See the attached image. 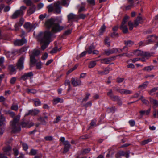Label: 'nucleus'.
Masks as SVG:
<instances>
[{
	"label": "nucleus",
	"instance_id": "b1692460",
	"mask_svg": "<svg viewBox=\"0 0 158 158\" xmlns=\"http://www.w3.org/2000/svg\"><path fill=\"white\" fill-rule=\"evenodd\" d=\"M151 109L150 108L148 109L147 110H141L139 111V113L140 114V115L142 116V117L144 115H148L150 112Z\"/></svg>",
	"mask_w": 158,
	"mask_h": 158
},
{
	"label": "nucleus",
	"instance_id": "393cba45",
	"mask_svg": "<svg viewBox=\"0 0 158 158\" xmlns=\"http://www.w3.org/2000/svg\"><path fill=\"white\" fill-rule=\"evenodd\" d=\"M63 102V100L62 99L60 98H56L53 99V103L56 105L59 102L62 103Z\"/></svg>",
	"mask_w": 158,
	"mask_h": 158
},
{
	"label": "nucleus",
	"instance_id": "a18cd8bd",
	"mask_svg": "<svg viewBox=\"0 0 158 158\" xmlns=\"http://www.w3.org/2000/svg\"><path fill=\"white\" fill-rule=\"evenodd\" d=\"M60 49H58L57 47H54L53 49L51 51L50 53H56L57 52L60 51Z\"/></svg>",
	"mask_w": 158,
	"mask_h": 158
},
{
	"label": "nucleus",
	"instance_id": "6e6d98bb",
	"mask_svg": "<svg viewBox=\"0 0 158 158\" xmlns=\"http://www.w3.org/2000/svg\"><path fill=\"white\" fill-rule=\"evenodd\" d=\"M37 150L33 149H31L30 152V154L31 155H34L37 153Z\"/></svg>",
	"mask_w": 158,
	"mask_h": 158
},
{
	"label": "nucleus",
	"instance_id": "6e6552de",
	"mask_svg": "<svg viewBox=\"0 0 158 158\" xmlns=\"http://www.w3.org/2000/svg\"><path fill=\"white\" fill-rule=\"evenodd\" d=\"M130 153V152L129 151H120L116 154V157L117 158H121V156H124L126 158H128Z\"/></svg>",
	"mask_w": 158,
	"mask_h": 158
},
{
	"label": "nucleus",
	"instance_id": "412c9836",
	"mask_svg": "<svg viewBox=\"0 0 158 158\" xmlns=\"http://www.w3.org/2000/svg\"><path fill=\"white\" fill-rule=\"evenodd\" d=\"M120 29L122 30L123 33H127L128 32V28L126 24H121Z\"/></svg>",
	"mask_w": 158,
	"mask_h": 158
},
{
	"label": "nucleus",
	"instance_id": "4be33fe9",
	"mask_svg": "<svg viewBox=\"0 0 158 158\" xmlns=\"http://www.w3.org/2000/svg\"><path fill=\"white\" fill-rule=\"evenodd\" d=\"M64 148L63 153H65L67 152L70 148V145L69 142H65L64 143Z\"/></svg>",
	"mask_w": 158,
	"mask_h": 158
},
{
	"label": "nucleus",
	"instance_id": "3c124183",
	"mask_svg": "<svg viewBox=\"0 0 158 158\" xmlns=\"http://www.w3.org/2000/svg\"><path fill=\"white\" fill-rule=\"evenodd\" d=\"M109 40V38L107 37H106L105 40V42L106 44L108 46L110 45V43Z\"/></svg>",
	"mask_w": 158,
	"mask_h": 158
},
{
	"label": "nucleus",
	"instance_id": "dca6fc26",
	"mask_svg": "<svg viewBox=\"0 0 158 158\" xmlns=\"http://www.w3.org/2000/svg\"><path fill=\"white\" fill-rule=\"evenodd\" d=\"M71 82L72 84L74 86H77L80 85L81 84V82L80 80L78 79L77 78L75 79L74 78H72L71 79Z\"/></svg>",
	"mask_w": 158,
	"mask_h": 158
},
{
	"label": "nucleus",
	"instance_id": "c85d7f7f",
	"mask_svg": "<svg viewBox=\"0 0 158 158\" xmlns=\"http://www.w3.org/2000/svg\"><path fill=\"white\" fill-rule=\"evenodd\" d=\"M114 151L112 149H109L108 153L106 155L107 158H111L114 154Z\"/></svg>",
	"mask_w": 158,
	"mask_h": 158
},
{
	"label": "nucleus",
	"instance_id": "5701e85b",
	"mask_svg": "<svg viewBox=\"0 0 158 158\" xmlns=\"http://www.w3.org/2000/svg\"><path fill=\"white\" fill-rule=\"evenodd\" d=\"M35 6L33 4H32L30 6L29 10H28L27 11V14H28L29 15H30L34 13L35 11Z\"/></svg>",
	"mask_w": 158,
	"mask_h": 158
},
{
	"label": "nucleus",
	"instance_id": "49530a36",
	"mask_svg": "<svg viewBox=\"0 0 158 158\" xmlns=\"http://www.w3.org/2000/svg\"><path fill=\"white\" fill-rule=\"evenodd\" d=\"M153 113V116L155 118H158V109L157 111L156 109H154Z\"/></svg>",
	"mask_w": 158,
	"mask_h": 158
},
{
	"label": "nucleus",
	"instance_id": "37998d69",
	"mask_svg": "<svg viewBox=\"0 0 158 158\" xmlns=\"http://www.w3.org/2000/svg\"><path fill=\"white\" fill-rule=\"evenodd\" d=\"M18 109V106L17 104H13L11 107V109L16 111Z\"/></svg>",
	"mask_w": 158,
	"mask_h": 158
},
{
	"label": "nucleus",
	"instance_id": "c03bdc74",
	"mask_svg": "<svg viewBox=\"0 0 158 158\" xmlns=\"http://www.w3.org/2000/svg\"><path fill=\"white\" fill-rule=\"evenodd\" d=\"M106 27L104 25L99 30L100 35H102L103 33L105 31Z\"/></svg>",
	"mask_w": 158,
	"mask_h": 158
},
{
	"label": "nucleus",
	"instance_id": "a19ab883",
	"mask_svg": "<svg viewBox=\"0 0 158 158\" xmlns=\"http://www.w3.org/2000/svg\"><path fill=\"white\" fill-rule=\"evenodd\" d=\"M96 64L95 61H92L90 62L89 64V67L90 68H92L94 67Z\"/></svg>",
	"mask_w": 158,
	"mask_h": 158
},
{
	"label": "nucleus",
	"instance_id": "e433bc0d",
	"mask_svg": "<svg viewBox=\"0 0 158 158\" xmlns=\"http://www.w3.org/2000/svg\"><path fill=\"white\" fill-rule=\"evenodd\" d=\"M30 61L32 64H34L36 62V60L35 58V56H33V55H30Z\"/></svg>",
	"mask_w": 158,
	"mask_h": 158
},
{
	"label": "nucleus",
	"instance_id": "9d476101",
	"mask_svg": "<svg viewBox=\"0 0 158 158\" xmlns=\"http://www.w3.org/2000/svg\"><path fill=\"white\" fill-rule=\"evenodd\" d=\"M141 15V14H139V16H138L136 19L134 20L135 27H137L139 23H143V19Z\"/></svg>",
	"mask_w": 158,
	"mask_h": 158
},
{
	"label": "nucleus",
	"instance_id": "4c0bfd02",
	"mask_svg": "<svg viewBox=\"0 0 158 158\" xmlns=\"http://www.w3.org/2000/svg\"><path fill=\"white\" fill-rule=\"evenodd\" d=\"M8 68L9 70L12 74L14 73L15 71V69L13 65H9Z\"/></svg>",
	"mask_w": 158,
	"mask_h": 158
},
{
	"label": "nucleus",
	"instance_id": "680f3d73",
	"mask_svg": "<svg viewBox=\"0 0 158 158\" xmlns=\"http://www.w3.org/2000/svg\"><path fill=\"white\" fill-rule=\"evenodd\" d=\"M41 64L40 62H38L36 64V68L37 69H40L41 68Z\"/></svg>",
	"mask_w": 158,
	"mask_h": 158
},
{
	"label": "nucleus",
	"instance_id": "cd10ccee",
	"mask_svg": "<svg viewBox=\"0 0 158 158\" xmlns=\"http://www.w3.org/2000/svg\"><path fill=\"white\" fill-rule=\"evenodd\" d=\"M6 123L5 118L2 115L0 116V126L4 125Z\"/></svg>",
	"mask_w": 158,
	"mask_h": 158
},
{
	"label": "nucleus",
	"instance_id": "f8f14e48",
	"mask_svg": "<svg viewBox=\"0 0 158 158\" xmlns=\"http://www.w3.org/2000/svg\"><path fill=\"white\" fill-rule=\"evenodd\" d=\"M23 13L21 11L18 10H16L11 16L12 19H15L23 15Z\"/></svg>",
	"mask_w": 158,
	"mask_h": 158
},
{
	"label": "nucleus",
	"instance_id": "ea45409f",
	"mask_svg": "<svg viewBox=\"0 0 158 158\" xmlns=\"http://www.w3.org/2000/svg\"><path fill=\"white\" fill-rule=\"evenodd\" d=\"M95 49V47L93 45L90 46L87 52L89 54L92 53Z\"/></svg>",
	"mask_w": 158,
	"mask_h": 158
},
{
	"label": "nucleus",
	"instance_id": "0e129e2a",
	"mask_svg": "<svg viewBox=\"0 0 158 158\" xmlns=\"http://www.w3.org/2000/svg\"><path fill=\"white\" fill-rule=\"evenodd\" d=\"M124 80V78H123L118 77L117 79V82L118 83H120L122 82Z\"/></svg>",
	"mask_w": 158,
	"mask_h": 158
},
{
	"label": "nucleus",
	"instance_id": "58836bf2",
	"mask_svg": "<svg viewBox=\"0 0 158 158\" xmlns=\"http://www.w3.org/2000/svg\"><path fill=\"white\" fill-rule=\"evenodd\" d=\"M128 25L129 27V29L130 30H131L133 29V27L134 26V23L133 24V23L131 21H129L128 23Z\"/></svg>",
	"mask_w": 158,
	"mask_h": 158
},
{
	"label": "nucleus",
	"instance_id": "7ed1b4c3",
	"mask_svg": "<svg viewBox=\"0 0 158 158\" xmlns=\"http://www.w3.org/2000/svg\"><path fill=\"white\" fill-rule=\"evenodd\" d=\"M45 24L47 27L52 28V31L54 33L59 32L64 28L63 26H60L56 23V20L52 18L47 20Z\"/></svg>",
	"mask_w": 158,
	"mask_h": 158
},
{
	"label": "nucleus",
	"instance_id": "20e7f679",
	"mask_svg": "<svg viewBox=\"0 0 158 158\" xmlns=\"http://www.w3.org/2000/svg\"><path fill=\"white\" fill-rule=\"evenodd\" d=\"M20 115H18L14 118L13 120L10 122L12 127V131L13 133H17L21 130L19 121L20 119Z\"/></svg>",
	"mask_w": 158,
	"mask_h": 158
},
{
	"label": "nucleus",
	"instance_id": "13d9d810",
	"mask_svg": "<svg viewBox=\"0 0 158 158\" xmlns=\"http://www.w3.org/2000/svg\"><path fill=\"white\" fill-rule=\"evenodd\" d=\"M112 100L116 101H118L119 100V98L117 96H114L113 95L111 98H110Z\"/></svg>",
	"mask_w": 158,
	"mask_h": 158
},
{
	"label": "nucleus",
	"instance_id": "774afa93",
	"mask_svg": "<svg viewBox=\"0 0 158 158\" xmlns=\"http://www.w3.org/2000/svg\"><path fill=\"white\" fill-rule=\"evenodd\" d=\"M45 139L47 141H51L53 139V138L51 136H48L45 137Z\"/></svg>",
	"mask_w": 158,
	"mask_h": 158
},
{
	"label": "nucleus",
	"instance_id": "4d7b16f0",
	"mask_svg": "<svg viewBox=\"0 0 158 158\" xmlns=\"http://www.w3.org/2000/svg\"><path fill=\"white\" fill-rule=\"evenodd\" d=\"M107 94L110 98H111L114 95L112 90L111 89L109 90V91L107 93Z\"/></svg>",
	"mask_w": 158,
	"mask_h": 158
},
{
	"label": "nucleus",
	"instance_id": "09e8293b",
	"mask_svg": "<svg viewBox=\"0 0 158 158\" xmlns=\"http://www.w3.org/2000/svg\"><path fill=\"white\" fill-rule=\"evenodd\" d=\"M77 16L78 17L77 20L80 19H84L86 17V15L84 14H79Z\"/></svg>",
	"mask_w": 158,
	"mask_h": 158
},
{
	"label": "nucleus",
	"instance_id": "1a4fd4ad",
	"mask_svg": "<svg viewBox=\"0 0 158 158\" xmlns=\"http://www.w3.org/2000/svg\"><path fill=\"white\" fill-rule=\"evenodd\" d=\"M27 41L24 38L20 40H15L14 44L15 46H22L26 43Z\"/></svg>",
	"mask_w": 158,
	"mask_h": 158
},
{
	"label": "nucleus",
	"instance_id": "2eb2a0df",
	"mask_svg": "<svg viewBox=\"0 0 158 158\" xmlns=\"http://www.w3.org/2000/svg\"><path fill=\"white\" fill-rule=\"evenodd\" d=\"M39 112V111L38 110L34 109V110H30L28 112L26 113L25 116H28L29 115H35L37 114Z\"/></svg>",
	"mask_w": 158,
	"mask_h": 158
},
{
	"label": "nucleus",
	"instance_id": "c9c22d12",
	"mask_svg": "<svg viewBox=\"0 0 158 158\" xmlns=\"http://www.w3.org/2000/svg\"><path fill=\"white\" fill-rule=\"evenodd\" d=\"M5 113L6 114H9L10 116L12 118H14L15 115V114L14 112L10 110L6 111Z\"/></svg>",
	"mask_w": 158,
	"mask_h": 158
},
{
	"label": "nucleus",
	"instance_id": "f257e3e1",
	"mask_svg": "<svg viewBox=\"0 0 158 158\" xmlns=\"http://www.w3.org/2000/svg\"><path fill=\"white\" fill-rule=\"evenodd\" d=\"M51 35L50 32L46 31L44 33H40L37 36V41L40 44H43L41 46L42 50H44L46 48L51 42Z\"/></svg>",
	"mask_w": 158,
	"mask_h": 158
},
{
	"label": "nucleus",
	"instance_id": "5fc2aeb1",
	"mask_svg": "<svg viewBox=\"0 0 158 158\" xmlns=\"http://www.w3.org/2000/svg\"><path fill=\"white\" fill-rule=\"evenodd\" d=\"M46 16L47 14L46 13L44 14H41L39 16V18L40 19L43 20L46 17Z\"/></svg>",
	"mask_w": 158,
	"mask_h": 158
},
{
	"label": "nucleus",
	"instance_id": "e2e57ef3",
	"mask_svg": "<svg viewBox=\"0 0 158 158\" xmlns=\"http://www.w3.org/2000/svg\"><path fill=\"white\" fill-rule=\"evenodd\" d=\"M129 123L131 126L132 127L135 125V122L134 120H130L129 121Z\"/></svg>",
	"mask_w": 158,
	"mask_h": 158
},
{
	"label": "nucleus",
	"instance_id": "f03ea898",
	"mask_svg": "<svg viewBox=\"0 0 158 158\" xmlns=\"http://www.w3.org/2000/svg\"><path fill=\"white\" fill-rule=\"evenodd\" d=\"M70 0H62V2L59 1L55 2L53 4L48 6L47 8L48 12H53L54 13L60 14L61 12V7L60 5H63L67 7L69 4Z\"/></svg>",
	"mask_w": 158,
	"mask_h": 158
},
{
	"label": "nucleus",
	"instance_id": "ddd939ff",
	"mask_svg": "<svg viewBox=\"0 0 158 158\" xmlns=\"http://www.w3.org/2000/svg\"><path fill=\"white\" fill-rule=\"evenodd\" d=\"M111 70V69L110 67H107L103 71H98V74L102 76L108 74Z\"/></svg>",
	"mask_w": 158,
	"mask_h": 158
},
{
	"label": "nucleus",
	"instance_id": "603ef678",
	"mask_svg": "<svg viewBox=\"0 0 158 158\" xmlns=\"http://www.w3.org/2000/svg\"><path fill=\"white\" fill-rule=\"evenodd\" d=\"M65 85H69V89H68V91H69V90L71 89V87H70V82L69 80H66L65 81Z\"/></svg>",
	"mask_w": 158,
	"mask_h": 158
},
{
	"label": "nucleus",
	"instance_id": "4468645a",
	"mask_svg": "<svg viewBox=\"0 0 158 158\" xmlns=\"http://www.w3.org/2000/svg\"><path fill=\"white\" fill-rule=\"evenodd\" d=\"M68 21H72L77 20V16L73 13H69L67 16Z\"/></svg>",
	"mask_w": 158,
	"mask_h": 158
},
{
	"label": "nucleus",
	"instance_id": "338daca9",
	"mask_svg": "<svg viewBox=\"0 0 158 158\" xmlns=\"http://www.w3.org/2000/svg\"><path fill=\"white\" fill-rule=\"evenodd\" d=\"M44 4L42 3H40L37 5V8L38 10L41 9L43 7Z\"/></svg>",
	"mask_w": 158,
	"mask_h": 158
},
{
	"label": "nucleus",
	"instance_id": "9b49d317",
	"mask_svg": "<svg viewBox=\"0 0 158 158\" xmlns=\"http://www.w3.org/2000/svg\"><path fill=\"white\" fill-rule=\"evenodd\" d=\"M24 27L28 32L30 31L33 29H34L35 28L34 25L31 24L29 22L25 23L24 25Z\"/></svg>",
	"mask_w": 158,
	"mask_h": 158
},
{
	"label": "nucleus",
	"instance_id": "7c9ffc66",
	"mask_svg": "<svg viewBox=\"0 0 158 158\" xmlns=\"http://www.w3.org/2000/svg\"><path fill=\"white\" fill-rule=\"evenodd\" d=\"M40 53V52L39 50L35 49L32 51V53L31 55H33V56H36L39 55Z\"/></svg>",
	"mask_w": 158,
	"mask_h": 158
},
{
	"label": "nucleus",
	"instance_id": "052dcab7",
	"mask_svg": "<svg viewBox=\"0 0 158 158\" xmlns=\"http://www.w3.org/2000/svg\"><path fill=\"white\" fill-rule=\"evenodd\" d=\"M115 110L114 107H112L111 108H107V111L108 112H113Z\"/></svg>",
	"mask_w": 158,
	"mask_h": 158
},
{
	"label": "nucleus",
	"instance_id": "a211bd4d",
	"mask_svg": "<svg viewBox=\"0 0 158 158\" xmlns=\"http://www.w3.org/2000/svg\"><path fill=\"white\" fill-rule=\"evenodd\" d=\"M33 75V74L32 72H31L29 73H24L21 77V78L22 79L25 80L26 79H28L29 78H31L32 77Z\"/></svg>",
	"mask_w": 158,
	"mask_h": 158
},
{
	"label": "nucleus",
	"instance_id": "69168bd1",
	"mask_svg": "<svg viewBox=\"0 0 158 158\" xmlns=\"http://www.w3.org/2000/svg\"><path fill=\"white\" fill-rule=\"evenodd\" d=\"M90 94L89 93H87L86 95V96L82 100L83 101H87L89 97L90 96Z\"/></svg>",
	"mask_w": 158,
	"mask_h": 158
},
{
	"label": "nucleus",
	"instance_id": "f3484780",
	"mask_svg": "<svg viewBox=\"0 0 158 158\" xmlns=\"http://www.w3.org/2000/svg\"><path fill=\"white\" fill-rule=\"evenodd\" d=\"M24 22V20L23 18H21L18 22L15 25V30L17 31L19 29V27L21 26L23 24Z\"/></svg>",
	"mask_w": 158,
	"mask_h": 158
},
{
	"label": "nucleus",
	"instance_id": "8fccbe9b",
	"mask_svg": "<svg viewBox=\"0 0 158 158\" xmlns=\"http://www.w3.org/2000/svg\"><path fill=\"white\" fill-rule=\"evenodd\" d=\"M38 120L42 124H44L46 123V122L44 119V118L42 117H40L38 118Z\"/></svg>",
	"mask_w": 158,
	"mask_h": 158
},
{
	"label": "nucleus",
	"instance_id": "6ab92c4d",
	"mask_svg": "<svg viewBox=\"0 0 158 158\" xmlns=\"http://www.w3.org/2000/svg\"><path fill=\"white\" fill-rule=\"evenodd\" d=\"M125 44L126 45V46H125L123 47V48L122 51L123 52V50H124V51L126 52L127 51L128 48L127 47V46L128 47L131 46L134 44V42L131 40H128L127 41H125Z\"/></svg>",
	"mask_w": 158,
	"mask_h": 158
},
{
	"label": "nucleus",
	"instance_id": "39448f33",
	"mask_svg": "<svg viewBox=\"0 0 158 158\" xmlns=\"http://www.w3.org/2000/svg\"><path fill=\"white\" fill-rule=\"evenodd\" d=\"M134 55L141 56H145L146 59H148L151 56V55L148 52H144L143 51L140 50H137L134 52H131L130 53V54L127 55L126 56L127 57H130Z\"/></svg>",
	"mask_w": 158,
	"mask_h": 158
},
{
	"label": "nucleus",
	"instance_id": "79ce46f5",
	"mask_svg": "<svg viewBox=\"0 0 158 158\" xmlns=\"http://www.w3.org/2000/svg\"><path fill=\"white\" fill-rule=\"evenodd\" d=\"M139 99L143 103L146 105L148 104L149 103L148 101L145 99L143 96H141Z\"/></svg>",
	"mask_w": 158,
	"mask_h": 158
},
{
	"label": "nucleus",
	"instance_id": "de8ad7c7",
	"mask_svg": "<svg viewBox=\"0 0 158 158\" xmlns=\"http://www.w3.org/2000/svg\"><path fill=\"white\" fill-rule=\"evenodd\" d=\"M27 91L29 94L31 93L35 94L36 93V90L34 89H27Z\"/></svg>",
	"mask_w": 158,
	"mask_h": 158
},
{
	"label": "nucleus",
	"instance_id": "2f4dec72",
	"mask_svg": "<svg viewBox=\"0 0 158 158\" xmlns=\"http://www.w3.org/2000/svg\"><path fill=\"white\" fill-rule=\"evenodd\" d=\"M101 62L104 64H108L110 61V59L108 58H104L100 60Z\"/></svg>",
	"mask_w": 158,
	"mask_h": 158
},
{
	"label": "nucleus",
	"instance_id": "aec40b11",
	"mask_svg": "<svg viewBox=\"0 0 158 158\" xmlns=\"http://www.w3.org/2000/svg\"><path fill=\"white\" fill-rule=\"evenodd\" d=\"M150 101L151 103L153 105V108L154 109H156V108L158 107V101L152 98H150Z\"/></svg>",
	"mask_w": 158,
	"mask_h": 158
},
{
	"label": "nucleus",
	"instance_id": "bf43d9fd",
	"mask_svg": "<svg viewBox=\"0 0 158 158\" xmlns=\"http://www.w3.org/2000/svg\"><path fill=\"white\" fill-rule=\"evenodd\" d=\"M88 2L92 5H94L95 4L94 0H87Z\"/></svg>",
	"mask_w": 158,
	"mask_h": 158
},
{
	"label": "nucleus",
	"instance_id": "864d4df0",
	"mask_svg": "<svg viewBox=\"0 0 158 158\" xmlns=\"http://www.w3.org/2000/svg\"><path fill=\"white\" fill-rule=\"evenodd\" d=\"M24 2L27 5L31 6L32 4L31 1L30 0H24Z\"/></svg>",
	"mask_w": 158,
	"mask_h": 158
},
{
	"label": "nucleus",
	"instance_id": "f704fd0d",
	"mask_svg": "<svg viewBox=\"0 0 158 158\" xmlns=\"http://www.w3.org/2000/svg\"><path fill=\"white\" fill-rule=\"evenodd\" d=\"M34 102V104L36 106H38L41 105V102L38 99H35L33 100Z\"/></svg>",
	"mask_w": 158,
	"mask_h": 158
},
{
	"label": "nucleus",
	"instance_id": "0eeeda50",
	"mask_svg": "<svg viewBox=\"0 0 158 158\" xmlns=\"http://www.w3.org/2000/svg\"><path fill=\"white\" fill-rule=\"evenodd\" d=\"M25 57L24 56H21L19 60L18 63L17 64V68L21 70L23 69L24 68L23 63Z\"/></svg>",
	"mask_w": 158,
	"mask_h": 158
},
{
	"label": "nucleus",
	"instance_id": "473e14b6",
	"mask_svg": "<svg viewBox=\"0 0 158 158\" xmlns=\"http://www.w3.org/2000/svg\"><path fill=\"white\" fill-rule=\"evenodd\" d=\"M158 90V87H155L152 89L149 92V94L151 95H153L155 94V92Z\"/></svg>",
	"mask_w": 158,
	"mask_h": 158
},
{
	"label": "nucleus",
	"instance_id": "423d86ee",
	"mask_svg": "<svg viewBox=\"0 0 158 158\" xmlns=\"http://www.w3.org/2000/svg\"><path fill=\"white\" fill-rule=\"evenodd\" d=\"M118 52L119 53H120L123 52L122 50L121 49H118L117 48H113L110 49L106 50L104 51L105 54L107 56L110 55L113 53H116Z\"/></svg>",
	"mask_w": 158,
	"mask_h": 158
},
{
	"label": "nucleus",
	"instance_id": "a878e982",
	"mask_svg": "<svg viewBox=\"0 0 158 158\" xmlns=\"http://www.w3.org/2000/svg\"><path fill=\"white\" fill-rule=\"evenodd\" d=\"M148 84V82L146 81L140 85L138 87V88L141 89H143L146 88Z\"/></svg>",
	"mask_w": 158,
	"mask_h": 158
},
{
	"label": "nucleus",
	"instance_id": "c756f323",
	"mask_svg": "<svg viewBox=\"0 0 158 158\" xmlns=\"http://www.w3.org/2000/svg\"><path fill=\"white\" fill-rule=\"evenodd\" d=\"M154 67L152 65H150L146 67L143 69L144 71H151L154 69Z\"/></svg>",
	"mask_w": 158,
	"mask_h": 158
},
{
	"label": "nucleus",
	"instance_id": "72a5a7b5",
	"mask_svg": "<svg viewBox=\"0 0 158 158\" xmlns=\"http://www.w3.org/2000/svg\"><path fill=\"white\" fill-rule=\"evenodd\" d=\"M129 18V16H128L127 15H126L124 17L123 19V20L121 24H126L127 22L128 21Z\"/></svg>",
	"mask_w": 158,
	"mask_h": 158
},
{
	"label": "nucleus",
	"instance_id": "bb28decb",
	"mask_svg": "<svg viewBox=\"0 0 158 158\" xmlns=\"http://www.w3.org/2000/svg\"><path fill=\"white\" fill-rule=\"evenodd\" d=\"M3 150L5 153L8 154V153L10 152L11 150V148L10 146H8L4 147Z\"/></svg>",
	"mask_w": 158,
	"mask_h": 158
}]
</instances>
